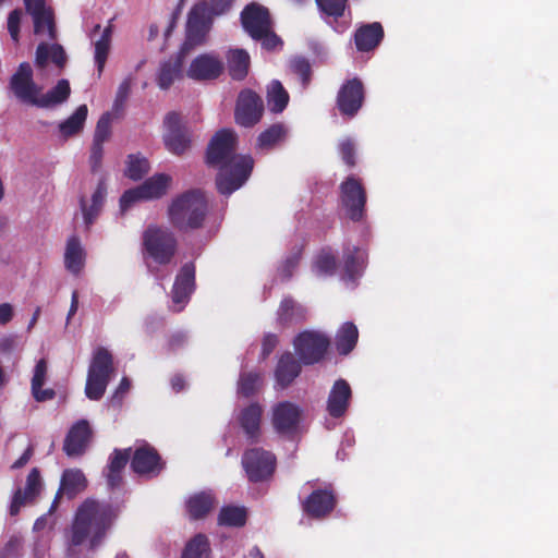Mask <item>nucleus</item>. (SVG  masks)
Listing matches in <instances>:
<instances>
[{
    "label": "nucleus",
    "mask_w": 558,
    "mask_h": 558,
    "mask_svg": "<svg viewBox=\"0 0 558 558\" xmlns=\"http://www.w3.org/2000/svg\"><path fill=\"white\" fill-rule=\"evenodd\" d=\"M236 135L231 130L216 133L209 143L207 162L219 166L216 184L223 195H230L239 190L248 179L253 169V159L247 155H235Z\"/></svg>",
    "instance_id": "obj_1"
},
{
    "label": "nucleus",
    "mask_w": 558,
    "mask_h": 558,
    "mask_svg": "<svg viewBox=\"0 0 558 558\" xmlns=\"http://www.w3.org/2000/svg\"><path fill=\"white\" fill-rule=\"evenodd\" d=\"M209 31V19L205 5H196L191 9L186 23V38L177 56L160 63L157 73V85L160 89L170 88L175 82L185 75V54L195 46L205 41Z\"/></svg>",
    "instance_id": "obj_2"
},
{
    "label": "nucleus",
    "mask_w": 558,
    "mask_h": 558,
    "mask_svg": "<svg viewBox=\"0 0 558 558\" xmlns=\"http://www.w3.org/2000/svg\"><path fill=\"white\" fill-rule=\"evenodd\" d=\"M114 518L116 513L109 504L85 500L77 509L72 525L71 544L77 546L86 543L90 549L96 548L106 537Z\"/></svg>",
    "instance_id": "obj_3"
},
{
    "label": "nucleus",
    "mask_w": 558,
    "mask_h": 558,
    "mask_svg": "<svg viewBox=\"0 0 558 558\" xmlns=\"http://www.w3.org/2000/svg\"><path fill=\"white\" fill-rule=\"evenodd\" d=\"M207 203L198 191H191L177 197L169 207L171 222L179 229L198 228L206 215Z\"/></svg>",
    "instance_id": "obj_4"
},
{
    "label": "nucleus",
    "mask_w": 558,
    "mask_h": 558,
    "mask_svg": "<svg viewBox=\"0 0 558 558\" xmlns=\"http://www.w3.org/2000/svg\"><path fill=\"white\" fill-rule=\"evenodd\" d=\"M241 22L245 32L255 40L262 41L266 49H275L281 40L272 31V23L268 10L258 4L251 3L241 13Z\"/></svg>",
    "instance_id": "obj_5"
},
{
    "label": "nucleus",
    "mask_w": 558,
    "mask_h": 558,
    "mask_svg": "<svg viewBox=\"0 0 558 558\" xmlns=\"http://www.w3.org/2000/svg\"><path fill=\"white\" fill-rule=\"evenodd\" d=\"M114 373L111 353L106 348H97L88 367L85 395L90 400H99Z\"/></svg>",
    "instance_id": "obj_6"
},
{
    "label": "nucleus",
    "mask_w": 558,
    "mask_h": 558,
    "mask_svg": "<svg viewBox=\"0 0 558 558\" xmlns=\"http://www.w3.org/2000/svg\"><path fill=\"white\" fill-rule=\"evenodd\" d=\"M171 183V177L158 173L150 177L135 189L128 190L120 198V209L125 213L133 204L141 201H151L163 196Z\"/></svg>",
    "instance_id": "obj_7"
},
{
    "label": "nucleus",
    "mask_w": 558,
    "mask_h": 558,
    "mask_svg": "<svg viewBox=\"0 0 558 558\" xmlns=\"http://www.w3.org/2000/svg\"><path fill=\"white\" fill-rule=\"evenodd\" d=\"M143 242L146 254L157 264H168L175 251L173 235L163 228L150 226L144 232Z\"/></svg>",
    "instance_id": "obj_8"
},
{
    "label": "nucleus",
    "mask_w": 558,
    "mask_h": 558,
    "mask_svg": "<svg viewBox=\"0 0 558 558\" xmlns=\"http://www.w3.org/2000/svg\"><path fill=\"white\" fill-rule=\"evenodd\" d=\"M107 178L100 175L89 191H84L80 195V214L83 220V227L87 231L99 217L107 196Z\"/></svg>",
    "instance_id": "obj_9"
},
{
    "label": "nucleus",
    "mask_w": 558,
    "mask_h": 558,
    "mask_svg": "<svg viewBox=\"0 0 558 558\" xmlns=\"http://www.w3.org/2000/svg\"><path fill=\"white\" fill-rule=\"evenodd\" d=\"M303 410L295 403L282 401L274 405L271 424L276 433L284 437H293L301 430Z\"/></svg>",
    "instance_id": "obj_10"
},
{
    "label": "nucleus",
    "mask_w": 558,
    "mask_h": 558,
    "mask_svg": "<svg viewBox=\"0 0 558 558\" xmlns=\"http://www.w3.org/2000/svg\"><path fill=\"white\" fill-rule=\"evenodd\" d=\"M10 89L21 102L37 107L43 88L34 81L33 68L28 62L19 65L10 80Z\"/></svg>",
    "instance_id": "obj_11"
},
{
    "label": "nucleus",
    "mask_w": 558,
    "mask_h": 558,
    "mask_svg": "<svg viewBox=\"0 0 558 558\" xmlns=\"http://www.w3.org/2000/svg\"><path fill=\"white\" fill-rule=\"evenodd\" d=\"M293 344L304 364H314L325 355L329 347V339L319 331L305 330L294 339Z\"/></svg>",
    "instance_id": "obj_12"
},
{
    "label": "nucleus",
    "mask_w": 558,
    "mask_h": 558,
    "mask_svg": "<svg viewBox=\"0 0 558 558\" xmlns=\"http://www.w3.org/2000/svg\"><path fill=\"white\" fill-rule=\"evenodd\" d=\"M223 71L222 60L214 53H201L193 58L185 69V75L193 81H211Z\"/></svg>",
    "instance_id": "obj_13"
},
{
    "label": "nucleus",
    "mask_w": 558,
    "mask_h": 558,
    "mask_svg": "<svg viewBox=\"0 0 558 558\" xmlns=\"http://www.w3.org/2000/svg\"><path fill=\"white\" fill-rule=\"evenodd\" d=\"M242 464L248 478L253 482H258L272 474L275 457L268 451L255 448L244 453Z\"/></svg>",
    "instance_id": "obj_14"
},
{
    "label": "nucleus",
    "mask_w": 558,
    "mask_h": 558,
    "mask_svg": "<svg viewBox=\"0 0 558 558\" xmlns=\"http://www.w3.org/2000/svg\"><path fill=\"white\" fill-rule=\"evenodd\" d=\"M263 113L260 97L250 89L240 93L235 107V121L242 126H251L259 121Z\"/></svg>",
    "instance_id": "obj_15"
},
{
    "label": "nucleus",
    "mask_w": 558,
    "mask_h": 558,
    "mask_svg": "<svg viewBox=\"0 0 558 558\" xmlns=\"http://www.w3.org/2000/svg\"><path fill=\"white\" fill-rule=\"evenodd\" d=\"M341 201L347 215L352 220H360L365 205V192L361 183L354 178H349L341 185Z\"/></svg>",
    "instance_id": "obj_16"
},
{
    "label": "nucleus",
    "mask_w": 558,
    "mask_h": 558,
    "mask_svg": "<svg viewBox=\"0 0 558 558\" xmlns=\"http://www.w3.org/2000/svg\"><path fill=\"white\" fill-rule=\"evenodd\" d=\"M195 267L192 263L183 265L177 275L172 291V308L175 312L183 310L194 290Z\"/></svg>",
    "instance_id": "obj_17"
},
{
    "label": "nucleus",
    "mask_w": 558,
    "mask_h": 558,
    "mask_svg": "<svg viewBox=\"0 0 558 558\" xmlns=\"http://www.w3.org/2000/svg\"><path fill=\"white\" fill-rule=\"evenodd\" d=\"M165 145L173 154H183L190 146V140L185 130L181 126V119L178 113L170 112L166 116L165 121Z\"/></svg>",
    "instance_id": "obj_18"
},
{
    "label": "nucleus",
    "mask_w": 558,
    "mask_h": 558,
    "mask_svg": "<svg viewBox=\"0 0 558 558\" xmlns=\"http://www.w3.org/2000/svg\"><path fill=\"white\" fill-rule=\"evenodd\" d=\"M131 465L135 473L147 476L157 475L162 469L159 454L147 444L136 448Z\"/></svg>",
    "instance_id": "obj_19"
},
{
    "label": "nucleus",
    "mask_w": 558,
    "mask_h": 558,
    "mask_svg": "<svg viewBox=\"0 0 558 558\" xmlns=\"http://www.w3.org/2000/svg\"><path fill=\"white\" fill-rule=\"evenodd\" d=\"M363 99V85L359 80L353 78L341 87L337 101L343 114L353 117L361 108Z\"/></svg>",
    "instance_id": "obj_20"
},
{
    "label": "nucleus",
    "mask_w": 558,
    "mask_h": 558,
    "mask_svg": "<svg viewBox=\"0 0 558 558\" xmlns=\"http://www.w3.org/2000/svg\"><path fill=\"white\" fill-rule=\"evenodd\" d=\"M92 430L87 421L82 420L74 424L64 441V451L68 456H78L87 447Z\"/></svg>",
    "instance_id": "obj_21"
},
{
    "label": "nucleus",
    "mask_w": 558,
    "mask_h": 558,
    "mask_svg": "<svg viewBox=\"0 0 558 558\" xmlns=\"http://www.w3.org/2000/svg\"><path fill=\"white\" fill-rule=\"evenodd\" d=\"M351 388L344 379H338L333 384L328 399H327V411L332 417H341L350 403Z\"/></svg>",
    "instance_id": "obj_22"
},
{
    "label": "nucleus",
    "mask_w": 558,
    "mask_h": 558,
    "mask_svg": "<svg viewBox=\"0 0 558 558\" xmlns=\"http://www.w3.org/2000/svg\"><path fill=\"white\" fill-rule=\"evenodd\" d=\"M41 478L39 471L33 469L26 478V486L24 490L19 489L14 496L10 507V513L15 515L19 513L21 507L28 501L34 500L41 490Z\"/></svg>",
    "instance_id": "obj_23"
},
{
    "label": "nucleus",
    "mask_w": 558,
    "mask_h": 558,
    "mask_svg": "<svg viewBox=\"0 0 558 558\" xmlns=\"http://www.w3.org/2000/svg\"><path fill=\"white\" fill-rule=\"evenodd\" d=\"M366 254L356 246H348L343 251V277L345 282H354L365 268Z\"/></svg>",
    "instance_id": "obj_24"
},
{
    "label": "nucleus",
    "mask_w": 558,
    "mask_h": 558,
    "mask_svg": "<svg viewBox=\"0 0 558 558\" xmlns=\"http://www.w3.org/2000/svg\"><path fill=\"white\" fill-rule=\"evenodd\" d=\"M49 62L62 69L66 63L65 51L59 44L41 41L36 49L35 63L39 69H44Z\"/></svg>",
    "instance_id": "obj_25"
},
{
    "label": "nucleus",
    "mask_w": 558,
    "mask_h": 558,
    "mask_svg": "<svg viewBox=\"0 0 558 558\" xmlns=\"http://www.w3.org/2000/svg\"><path fill=\"white\" fill-rule=\"evenodd\" d=\"M86 252L77 236H71L65 246L64 265L73 275H78L84 268Z\"/></svg>",
    "instance_id": "obj_26"
},
{
    "label": "nucleus",
    "mask_w": 558,
    "mask_h": 558,
    "mask_svg": "<svg viewBox=\"0 0 558 558\" xmlns=\"http://www.w3.org/2000/svg\"><path fill=\"white\" fill-rule=\"evenodd\" d=\"M384 36V29L380 23L374 22L372 24L360 27L355 33V45L360 51H368L374 49Z\"/></svg>",
    "instance_id": "obj_27"
},
{
    "label": "nucleus",
    "mask_w": 558,
    "mask_h": 558,
    "mask_svg": "<svg viewBox=\"0 0 558 558\" xmlns=\"http://www.w3.org/2000/svg\"><path fill=\"white\" fill-rule=\"evenodd\" d=\"M333 506L335 498L330 493L316 490L305 501L304 510L312 517L320 518L329 513Z\"/></svg>",
    "instance_id": "obj_28"
},
{
    "label": "nucleus",
    "mask_w": 558,
    "mask_h": 558,
    "mask_svg": "<svg viewBox=\"0 0 558 558\" xmlns=\"http://www.w3.org/2000/svg\"><path fill=\"white\" fill-rule=\"evenodd\" d=\"M88 108L86 105H81L76 110L64 121L58 125L59 135L63 140H68L72 136L80 134L85 125L87 119Z\"/></svg>",
    "instance_id": "obj_29"
},
{
    "label": "nucleus",
    "mask_w": 558,
    "mask_h": 558,
    "mask_svg": "<svg viewBox=\"0 0 558 558\" xmlns=\"http://www.w3.org/2000/svg\"><path fill=\"white\" fill-rule=\"evenodd\" d=\"M301 366L294 356L287 352L281 355L278 365L276 367V379L281 387L290 385L295 377L299 376Z\"/></svg>",
    "instance_id": "obj_30"
},
{
    "label": "nucleus",
    "mask_w": 558,
    "mask_h": 558,
    "mask_svg": "<svg viewBox=\"0 0 558 558\" xmlns=\"http://www.w3.org/2000/svg\"><path fill=\"white\" fill-rule=\"evenodd\" d=\"M71 94V87L68 80H60L58 83L49 89L46 94L40 92V96L37 102L39 108H51L61 105L68 100Z\"/></svg>",
    "instance_id": "obj_31"
},
{
    "label": "nucleus",
    "mask_w": 558,
    "mask_h": 558,
    "mask_svg": "<svg viewBox=\"0 0 558 558\" xmlns=\"http://www.w3.org/2000/svg\"><path fill=\"white\" fill-rule=\"evenodd\" d=\"M112 33L113 26L111 22H109V24L102 29L99 39L94 41V61L98 71V76L101 75L110 52Z\"/></svg>",
    "instance_id": "obj_32"
},
{
    "label": "nucleus",
    "mask_w": 558,
    "mask_h": 558,
    "mask_svg": "<svg viewBox=\"0 0 558 558\" xmlns=\"http://www.w3.org/2000/svg\"><path fill=\"white\" fill-rule=\"evenodd\" d=\"M47 363L45 360H39L34 368L32 378V393L37 401H46L53 398L54 392L51 389H43L46 381Z\"/></svg>",
    "instance_id": "obj_33"
},
{
    "label": "nucleus",
    "mask_w": 558,
    "mask_h": 558,
    "mask_svg": "<svg viewBox=\"0 0 558 558\" xmlns=\"http://www.w3.org/2000/svg\"><path fill=\"white\" fill-rule=\"evenodd\" d=\"M34 24V34L41 40L57 38V27L53 11H48L32 17Z\"/></svg>",
    "instance_id": "obj_34"
},
{
    "label": "nucleus",
    "mask_w": 558,
    "mask_h": 558,
    "mask_svg": "<svg viewBox=\"0 0 558 558\" xmlns=\"http://www.w3.org/2000/svg\"><path fill=\"white\" fill-rule=\"evenodd\" d=\"M262 412L260 405L256 403L248 405L241 412V426L251 438H255L259 433Z\"/></svg>",
    "instance_id": "obj_35"
},
{
    "label": "nucleus",
    "mask_w": 558,
    "mask_h": 558,
    "mask_svg": "<svg viewBox=\"0 0 558 558\" xmlns=\"http://www.w3.org/2000/svg\"><path fill=\"white\" fill-rule=\"evenodd\" d=\"M250 65V56L243 49H232L228 54V68L231 76L242 80L246 76Z\"/></svg>",
    "instance_id": "obj_36"
},
{
    "label": "nucleus",
    "mask_w": 558,
    "mask_h": 558,
    "mask_svg": "<svg viewBox=\"0 0 558 558\" xmlns=\"http://www.w3.org/2000/svg\"><path fill=\"white\" fill-rule=\"evenodd\" d=\"M215 500L210 493L202 492L191 496L186 502L187 511L194 519L207 514L214 507Z\"/></svg>",
    "instance_id": "obj_37"
},
{
    "label": "nucleus",
    "mask_w": 558,
    "mask_h": 558,
    "mask_svg": "<svg viewBox=\"0 0 558 558\" xmlns=\"http://www.w3.org/2000/svg\"><path fill=\"white\" fill-rule=\"evenodd\" d=\"M86 487V478L81 470L64 471L61 480L60 492L73 498Z\"/></svg>",
    "instance_id": "obj_38"
},
{
    "label": "nucleus",
    "mask_w": 558,
    "mask_h": 558,
    "mask_svg": "<svg viewBox=\"0 0 558 558\" xmlns=\"http://www.w3.org/2000/svg\"><path fill=\"white\" fill-rule=\"evenodd\" d=\"M359 331L353 323H344L337 332V349L341 354H348L356 344Z\"/></svg>",
    "instance_id": "obj_39"
},
{
    "label": "nucleus",
    "mask_w": 558,
    "mask_h": 558,
    "mask_svg": "<svg viewBox=\"0 0 558 558\" xmlns=\"http://www.w3.org/2000/svg\"><path fill=\"white\" fill-rule=\"evenodd\" d=\"M289 95L279 81H272L267 90L268 107L274 112H281L288 105Z\"/></svg>",
    "instance_id": "obj_40"
},
{
    "label": "nucleus",
    "mask_w": 558,
    "mask_h": 558,
    "mask_svg": "<svg viewBox=\"0 0 558 558\" xmlns=\"http://www.w3.org/2000/svg\"><path fill=\"white\" fill-rule=\"evenodd\" d=\"M306 310L292 299H283L278 310V319L283 323H293L305 317Z\"/></svg>",
    "instance_id": "obj_41"
},
{
    "label": "nucleus",
    "mask_w": 558,
    "mask_h": 558,
    "mask_svg": "<svg viewBox=\"0 0 558 558\" xmlns=\"http://www.w3.org/2000/svg\"><path fill=\"white\" fill-rule=\"evenodd\" d=\"M287 135V129L282 124H274L258 137V147L262 149H270L279 142L283 141Z\"/></svg>",
    "instance_id": "obj_42"
},
{
    "label": "nucleus",
    "mask_w": 558,
    "mask_h": 558,
    "mask_svg": "<svg viewBox=\"0 0 558 558\" xmlns=\"http://www.w3.org/2000/svg\"><path fill=\"white\" fill-rule=\"evenodd\" d=\"M149 170L148 160L141 155H130L126 161L125 175L134 181L142 179Z\"/></svg>",
    "instance_id": "obj_43"
},
{
    "label": "nucleus",
    "mask_w": 558,
    "mask_h": 558,
    "mask_svg": "<svg viewBox=\"0 0 558 558\" xmlns=\"http://www.w3.org/2000/svg\"><path fill=\"white\" fill-rule=\"evenodd\" d=\"M246 512L240 507H225L219 513V523L228 526H241L245 523Z\"/></svg>",
    "instance_id": "obj_44"
},
{
    "label": "nucleus",
    "mask_w": 558,
    "mask_h": 558,
    "mask_svg": "<svg viewBox=\"0 0 558 558\" xmlns=\"http://www.w3.org/2000/svg\"><path fill=\"white\" fill-rule=\"evenodd\" d=\"M208 542L204 535H196L189 542L182 558H208Z\"/></svg>",
    "instance_id": "obj_45"
},
{
    "label": "nucleus",
    "mask_w": 558,
    "mask_h": 558,
    "mask_svg": "<svg viewBox=\"0 0 558 558\" xmlns=\"http://www.w3.org/2000/svg\"><path fill=\"white\" fill-rule=\"evenodd\" d=\"M323 14L328 17L343 15L347 0H315Z\"/></svg>",
    "instance_id": "obj_46"
},
{
    "label": "nucleus",
    "mask_w": 558,
    "mask_h": 558,
    "mask_svg": "<svg viewBox=\"0 0 558 558\" xmlns=\"http://www.w3.org/2000/svg\"><path fill=\"white\" fill-rule=\"evenodd\" d=\"M336 268L335 257L327 252L320 253L314 263L313 270L318 276L331 275Z\"/></svg>",
    "instance_id": "obj_47"
},
{
    "label": "nucleus",
    "mask_w": 558,
    "mask_h": 558,
    "mask_svg": "<svg viewBox=\"0 0 558 558\" xmlns=\"http://www.w3.org/2000/svg\"><path fill=\"white\" fill-rule=\"evenodd\" d=\"M111 136V114L109 112L104 113L95 129L94 142L105 144Z\"/></svg>",
    "instance_id": "obj_48"
},
{
    "label": "nucleus",
    "mask_w": 558,
    "mask_h": 558,
    "mask_svg": "<svg viewBox=\"0 0 558 558\" xmlns=\"http://www.w3.org/2000/svg\"><path fill=\"white\" fill-rule=\"evenodd\" d=\"M262 378L258 374H242L239 379L238 391L243 396H251L260 386Z\"/></svg>",
    "instance_id": "obj_49"
},
{
    "label": "nucleus",
    "mask_w": 558,
    "mask_h": 558,
    "mask_svg": "<svg viewBox=\"0 0 558 558\" xmlns=\"http://www.w3.org/2000/svg\"><path fill=\"white\" fill-rule=\"evenodd\" d=\"M22 16L23 13L20 9L11 11L8 16V31L14 43H17L20 38V26L22 22Z\"/></svg>",
    "instance_id": "obj_50"
},
{
    "label": "nucleus",
    "mask_w": 558,
    "mask_h": 558,
    "mask_svg": "<svg viewBox=\"0 0 558 558\" xmlns=\"http://www.w3.org/2000/svg\"><path fill=\"white\" fill-rule=\"evenodd\" d=\"M233 0H210V8L207 7L206 3H197V5H205L207 11V16L209 19V26L211 25V14L214 15H220L227 12ZM196 7V4L194 5Z\"/></svg>",
    "instance_id": "obj_51"
},
{
    "label": "nucleus",
    "mask_w": 558,
    "mask_h": 558,
    "mask_svg": "<svg viewBox=\"0 0 558 558\" xmlns=\"http://www.w3.org/2000/svg\"><path fill=\"white\" fill-rule=\"evenodd\" d=\"M131 86H132V78L131 77H126L119 85L118 90H117V95H116V99H114V104H113V110L118 111V110L122 109L124 102L129 98V95H130V92H131Z\"/></svg>",
    "instance_id": "obj_52"
},
{
    "label": "nucleus",
    "mask_w": 558,
    "mask_h": 558,
    "mask_svg": "<svg viewBox=\"0 0 558 558\" xmlns=\"http://www.w3.org/2000/svg\"><path fill=\"white\" fill-rule=\"evenodd\" d=\"M291 70L299 75L303 86L308 83L310 80V64L302 58L293 59L291 61Z\"/></svg>",
    "instance_id": "obj_53"
},
{
    "label": "nucleus",
    "mask_w": 558,
    "mask_h": 558,
    "mask_svg": "<svg viewBox=\"0 0 558 558\" xmlns=\"http://www.w3.org/2000/svg\"><path fill=\"white\" fill-rule=\"evenodd\" d=\"M130 454L131 449H125L123 451L116 450L113 457L110 460L109 470H112L113 472H121L130 459Z\"/></svg>",
    "instance_id": "obj_54"
},
{
    "label": "nucleus",
    "mask_w": 558,
    "mask_h": 558,
    "mask_svg": "<svg viewBox=\"0 0 558 558\" xmlns=\"http://www.w3.org/2000/svg\"><path fill=\"white\" fill-rule=\"evenodd\" d=\"M26 12L33 17L38 14L46 13L52 9L47 4L46 0H23Z\"/></svg>",
    "instance_id": "obj_55"
},
{
    "label": "nucleus",
    "mask_w": 558,
    "mask_h": 558,
    "mask_svg": "<svg viewBox=\"0 0 558 558\" xmlns=\"http://www.w3.org/2000/svg\"><path fill=\"white\" fill-rule=\"evenodd\" d=\"M59 495H57L56 499L53 500L48 513L39 517L35 523H34V531L39 532L43 531L46 527H52L54 524V520L52 519V512L54 511L57 507Z\"/></svg>",
    "instance_id": "obj_56"
},
{
    "label": "nucleus",
    "mask_w": 558,
    "mask_h": 558,
    "mask_svg": "<svg viewBox=\"0 0 558 558\" xmlns=\"http://www.w3.org/2000/svg\"><path fill=\"white\" fill-rule=\"evenodd\" d=\"M339 149H340L342 160L349 166H354V163H355V160L353 158V155L355 151L354 143L350 138L343 140L339 144Z\"/></svg>",
    "instance_id": "obj_57"
},
{
    "label": "nucleus",
    "mask_w": 558,
    "mask_h": 558,
    "mask_svg": "<svg viewBox=\"0 0 558 558\" xmlns=\"http://www.w3.org/2000/svg\"><path fill=\"white\" fill-rule=\"evenodd\" d=\"M102 146V143H97L93 141V146L90 150V166L93 172H96L101 165V159L104 155Z\"/></svg>",
    "instance_id": "obj_58"
},
{
    "label": "nucleus",
    "mask_w": 558,
    "mask_h": 558,
    "mask_svg": "<svg viewBox=\"0 0 558 558\" xmlns=\"http://www.w3.org/2000/svg\"><path fill=\"white\" fill-rule=\"evenodd\" d=\"M277 345V337L275 335H266L263 340L262 354L267 357Z\"/></svg>",
    "instance_id": "obj_59"
},
{
    "label": "nucleus",
    "mask_w": 558,
    "mask_h": 558,
    "mask_svg": "<svg viewBox=\"0 0 558 558\" xmlns=\"http://www.w3.org/2000/svg\"><path fill=\"white\" fill-rule=\"evenodd\" d=\"M13 306L10 303L0 304V325L8 324L13 317Z\"/></svg>",
    "instance_id": "obj_60"
},
{
    "label": "nucleus",
    "mask_w": 558,
    "mask_h": 558,
    "mask_svg": "<svg viewBox=\"0 0 558 558\" xmlns=\"http://www.w3.org/2000/svg\"><path fill=\"white\" fill-rule=\"evenodd\" d=\"M33 456V447L29 446L23 454L11 465V469L16 470L23 468Z\"/></svg>",
    "instance_id": "obj_61"
},
{
    "label": "nucleus",
    "mask_w": 558,
    "mask_h": 558,
    "mask_svg": "<svg viewBox=\"0 0 558 558\" xmlns=\"http://www.w3.org/2000/svg\"><path fill=\"white\" fill-rule=\"evenodd\" d=\"M298 264V258L294 256L286 260V263L280 268V275L283 278H289L292 275V270L295 268Z\"/></svg>",
    "instance_id": "obj_62"
},
{
    "label": "nucleus",
    "mask_w": 558,
    "mask_h": 558,
    "mask_svg": "<svg viewBox=\"0 0 558 558\" xmlns=\"http://www.w3.org/2000/svg\"><path fill=\"white\" fill-rule=\"evenodd\" d=\"M15 341L12 337H4L0 339V350L9 352L14 348Z\"/></svg>",
    "instance_id": "obj_63"
},
{
    "label": "nucleus",
    "mask_w": 558,
    "mask_h": 558,
    "mask_svg": "<svg viewBox=\"0 0 558 558\" xmlns=\"http://www.w3.org/2000/svg\"><path fill=\"white\" fill-rule=\"evenodd\" d=\"M172 389L177 392L183 390L185 387L184 378L181 375H175L171 379Z\"/></svg>",
    "instance_id": "obj_64"
}]
</instances>
